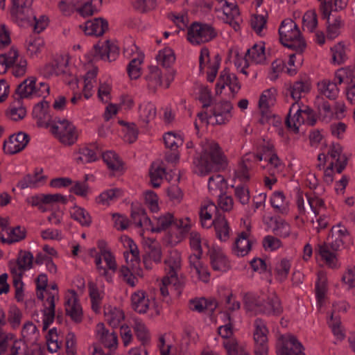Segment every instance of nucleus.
<instances>
[{
  "label": "nucleus",
  "mask_w": 355,
  "mask_h": 355,
  "mask_svg": "<svg viewBox=\"0 0 355 355\" xmlns=\"http://www.w3.org/2000/svg\"><path fill=\"white\" fill-rule=\"evenodd\" d=\"M310 85L306 81L295 82L289 89V94L293 100L287 117L285 120L286 128L294 132L299 131L300 126L306 121L310 125L315 123V120L310 119L311 112L306 107L300 105V100L309 91Z\"/></svg>",
  "instance_id": "1"
},
{
  "label": "nucleus",
  "mask_w": 355,
  "mask_h": 355,
  "mask_svg": "<svg viewBox=\"0 0 355 355\" xmlns=\"http://www.w3.org/2000/svg\"><path fill=\"white\" fill-rule=\"evenodd\" d=\"M350 243L351 236L347 230L344 226H334L327 241L318 245L315 253L327 266L336 268L338 267L337 252Z\"/></svg>",
  "instance_id": "2"
},
{
  "label": "nucleus",
  "mask_w": 355,
  "mask_h": 355,
  "mask_svg": "<svg viewBox=\"0 0 355 355\" xmlns=\"http://www.w3.org/2000/svg\"><path fill=\"white\" fill-rule=\"evenodd\" d=\"M195 172L200 175H206L211 172H217L225 168V156L217 143L211 142L202 146L201 153L193 159Z\"/></svg>",
  "instance_id": "3"
},
{
  "label": "nucleus",
  "mask_w": 355,
  "mask_h": 355,
  "mask_svg": "<svg viewBox=\"0 0 355 355\" xmlns=\"http://www.w3.org/2000/svg\"><path fill=\"white\" fill-rule=\"evenodd\" d=\"M276 91L275 89H269L263 92L259 101V108L260 111V117L259 121L260 123L268 124L272 125L278 135L283 139L287 138V132L284 127V123L282 118L272 113L271 107L276 102Z\"/></svg>",
  "instance_id": "4"
},
{
  "label": "nucleus",
  "mask_w": 355,
  "mask_h": 355,
  "mask_svg": "<svg viewBox=\"0 0 355 355\" xmlns=\"http://www.w3.org/2000/svg\"><path fill=\"white\" fill-rule=\"evenodd\" d=\"M283 308L279 298L273 294L266 300L254 294L245 293V312L252 311L254 313H263L268 315H279Z\"/></svg>",
  "instance_id": "5"
},
{
  "label": "nucleus",
  "mask_w": 355,
  "mask_h": 355,
  "mask_svg": "<svg viewBox=\"0 0 355 355\" xmlns=\"http://www.w3.org/2000/svg\"><path fill=\"white\" fill-rule=\"evenodd\" d=\"M279 40L282 44L289 49L304 51L306 46L304 40L294 21L284 20L279 28Z\"/></svg>",
  "instance_id": "6"
},
{
  "label": "nucleus",
  "mask_w": 355,
  "mask_h": 355,
  "mask_svg": "<svg viewBox=\"0 0 355 355\" xmlns=\"http://www.w3.org/2000/svg\"><path fill=\"white\" fill-rule=\"evenodd\" d=\"M331 162L324 171V181L327 184H331L334 180L335 172L340 173L345 168L347 159L343 153L342 146L339 144H333L329 148Z\"/></svg>",
  "instance_id": "7"
},
{
  "label": "nucleus",
  "mask_w": 355,
  "mask_h": 355,
  "mask_svg": "<svg viewBox=\"0 0 355 355\" xmlns=\"http://www.w3.org/2000/svg\"><path fill=\"white\" fill-rule=\"evenodd\" d=\"M273 145L268 141L263 139L257 146L258 153L254 155L256 162L263 159V154H268V175L277 177L284 169V164L278 156L273 152Z\"/></svg>",
  "instance_id": "8"
},
{
  "label": "nucleus",
  "mask_w": 355,
  "mask_h": 355,
  "mask_svg": "<svg viewBox=\"0 0 355 355\" xmlns=\"http://www.w3.org/2000/svg\"><path fill=\"white\" fill-rule=\"evenodd\" d=\"M216 36L217 32L208 24L194 21L188 28L187 40L193 44L208 42Z\"/></svg>",
  "instance_id": "9"
},
{
  "label": "nucleus",
  "mask_w": 355,
  "mask_h": 355,
  "mask_svg": "<svg viewBox=\"0 0 355 355\" xmlns=\"http://www.w3.org/2000/svg\"><path fill=\"white\" fill-rule=\"evenodd\" d=\"M254 340L255 355H267L268 329L264 320L257 318L254 322Z\"/></svg>",
  "instance_id": "10"
},
{
  "label": "nucleus",
  "mask_w": 355,
  "mask_h": 355,
  "mask_svg": "<svg viewBox=\"0 0 355 355\" xmlns=\"http://www.w3.org/2000/svg\"><path fill=\"white\" fill-rule=\"evenodd\" d=\"M33 1V0H12L10 14L19 25L31 24Z\"/></svg>",
  "instance_id": "11"
},
{
  "label": "nucleus",
  "mask_w": 355,
  "mask_h": 355,
  "mask_svg": "<svg viewBox=\"0 0 355 355\" xmlns=\"http://www.w3.org/2000/svg\"><path fill=\"white\" fill-rule=\"evenodd\" d=\"M60 125L53 124L51 132L56 135L60 141L64 144L71 145L78 139L75 126L67 119L57 121Z\"/></svg>",
  "instance_id": "12"
},
{
  "label": "nucleus",
  "mask_w": 355,
  "mask_h": 355,
  "mask_svg": "<svg viewBox=\"0 0 355 355\" xmlns=\"http://www.w3.org/2000/svg\"><path fill=\"white\" fill-rule=\"evenodd\" d=\"M302 345L291 335L282 336L278 340L277 355H305Z\"/></svg>",
  "instance_id": "13"
},
{
  "label": "nucleus",
  "mask_w": 355,
  "mask_h": 355,
  "mask_svg": "<svg viewBox=\"0 0 355 355\" xmlns=\"http://www.w3.org/2000/svg\"><path fill=\"white\" fill-rule=\"evenodd\" d=\"M349 307L348 304L345 301H340L334 303L332 313L328 320V324L332 330L333 334L338 340L344 338V332L341 326L338 312H346Z\"/></svg>",
  "instance_id": "14"
},
{
  "label": "nucleus",
  "mask_w": 355,
  "mask_h": 355,
  "mask_svg": "<svg viewBox=\"0 0 355 355\" xmlns=\"http://www.w3.org/2000/svg\"><path fill=\"white\" fill-rule=\"evenodd\" d=\"M30 140L29 135L24 132L9 137L8 141H4L3 150L10 155L17 153L25 148Z\"/></svg>",
  "instance_id": "15"
},
{
  "label": "nucleus",
  "mask_w": 355,
  "mask_h": 355,
  "mask_svg": "<svg viewBox=\"0 0 355 355\" xmlns=\"http://www.w3.org/2000/svg\"><path fill=\"white\" fill-rule=\"evenodd\" d=\"M49 102L44 99L34 106L32 114L33 117L37 119L38 126L48 128L50 125L52 117L49 113Z\"/></svg>",
  "instance_id": "16"
},
{
  "label": "nucleus",
  "mask_w": 355,
  "mask_h": 355,
  "mask_svg": "<svg viewBox=\"0 0 355 355\" xmlns=\"http://www.w3.org/2000/svg\"><path fill=\"white\" fill-rule=\"evenodd\" d=\"M318 96L317 101H322L324 98L330 100L336 98L339 94L338 83L335 81L324 79L318 83Z\"/></svg>",
  "instance_id": "17"
},
{
  "label": "nucleus",
  "mask_w": 355,
  "mask_h": 355,
  "mask_svg": "<svg viewBox=\"0 0 355 355\" xmlns=\"http://www.w3.org/2000/svg\"><path fill=\"white\" fill-rule=\"evenodd\" d=\"M266 196L263 193H260L255 196L252 200V209L245 213V218L251 216L257 209H261L265 205ZM250 227L245 223V241L247 245H245V253L252 249V241L249 238Z\"/></svg>",
  "instance_id": "18"
},
{
  "label": "nucleus",
  "mask_w": 355,
  "mask_h": 355,
  "mask_svg": "<svg viewBox=\"0 0 355 355\" xmlns=\"http://www.w3.org/2000/svg\"><path fill=\"white\" fill-rule=\"evenodd\" d=\"M71 293L73 294V298L68 299L65 302L66 314L69 315L71 320L76 323H80L83 320L82 308L78 303L76 292L72 291Z\"/></svg>",
  "instance_id": "19"
},
{
  "label": "nucleus",
  "mask_w": 355,
  "mask_h": 355,
  "mask_svg": "<svg viewBox=\"0 0 355 355\" xmlns=\"http://www.w3.org/2000/svg\"><path fill=\"white\" fill-rule=\"evenodd\" d=\"M234 184L232 185L234 188V194L242 205L244 202L242 200L244 195V159L242 157L239 162V169L234 172V177L233 178Z\"/></svg>",
  "instance_id": "20"
},
{
  "label": "nucleus",
  "mask_w": 355,
  "mask_h": 355,
  "mask_svg": "<svg viewBox=\"0 0 355 355\" xmlns=\"http://www.w3.org/2000/svg\"><path fill=\"white\" fill-rule=\"evenodd\" d=\"M108 30V22L106 19L98 17L85 23V32L87 35L101 36Z\"/></svg>",
  "instance_id": "21"
},
{
  "label": "nucleus",
  "mask_w": 355,
  "mask_h": 355,
  "mask_svg": "<svg viewBox=\"0 0 355 355\" xmlns=\"http://www.w3.org/2000/svg\"><path fill=\"white\" fill-rule=\"evenodd\" d=\"M210 263L213 270L216 271H225L228 268V261L226 257L219 249L211 248L208 250Z\"/></svg>",
  "instance_id": "22"
},
{
  "label": "nucleus",
  "mask_w": 355,
  "mask_h": 355,
  "mask_svg": "<svg viewBox=\"0 0 355 355\" xmlns=\"http://www.w3.org/2000/svg\"><path fill=\"white\" fill-rule=\"evenodd\" d=\"M270 204L276 213L287 214L289 211V200L281 191H275L270 199Z\"/></svg>",
  "instance_id": "23"
},
{
  "label": "nucleus",
  "mask_w": 355,
  "mask_h": 355,
  "mask_svg": "<svg viewBox=\"0 0 355 355\" xmlns=\"http://www.w3.org/2000/svg\"><path fill=\"white\" fill-rule=\"evenodd\" d=\"M36 78L33 76L25 79L17 85L15 94L19 96V99L27 98L36 94Z\"/></svg>",
  "instance_id": "24"
},
{
  "label": "nucleus",
  "mask_w": 355,
  "mask_h": 355,
  "mask_svg": "<svg viewBox=\"0 0 355 355\" xmlns=\"http://www.w3.org/2000/svg\"><path fill=\"white\" fill-rule=\"evenodd\" d=\"M211 225H213L216 231V237L221 241H226L230 237V227L224 215H219L214 218Z\"/></svg>",
  "instance_id": "25"
},
{
  "label": "nucleus",
  "mask_w": 355,
  "mask_h": 355,
  "mask_svg": "<svg viewBox=\"0 0 355 355\" xmlns=\"http://www.w3.org/2000/svg\"><path fill=\"white\" fill-rule=\"evenodd\" d=\"M248 58L252 62L256 64L263 63L266 60L265 47L262 42L254 44L250 49L245 51V68L248 67Z\"/></svg>",
  "instance_id": "26"
},
{
  "label": "nucleus",
  "mask_w": 355,
  "mask_h": 355,
  "mask_svg": "<svg viewBox=\"0 0 355 355\" xmlns=\"http://www.w3.org/2000/svg\"><path fill=\"white\" fill-rule=\"evenodd\" d=\"M335 80L339 84L349 86L355 83V67L348 66L338 69L335 73Z\"/></svg>",
  "instance_id": "27"
},
{
  "label": "nucleus",
  "mask_w": 355,
  "mask_h": 355,
  "mask_svg": "<svg viewBox=\"0 0 355 355\" xmlns=\"http://www.w3.org/2000/svg\"><path fill=\"white\" fill-rule=\"evenodd\" d=\"M269 225L272 232L276 236L285 238L290 234L291 227L289 224L281 218L271 217Z\"/></svg>",
  "instance_id": "28"
},
{
  "label": "nucleus",
  "mask_w": 355,
  "mask_h": 355,
  "mask_svg": "<svg viewBox=\"0 0 355 355\" xmlns=\"http://www.w3.org/2000/svg\"><path fill=\"white\" fill-rule=\"evenodd\" d=\"M132 309L139 313H145L149 308V300L146 298L143 291H138L131 296Z\"/></svg>",
  "instance_id": "29"
},
{
  "label": "nucleus",
  "mask_w": 355,
  "mask_h": 355,
  "mask_svg": "<svg viewBox=\"0 0 355 355\" xmlns=\"http://www.w3.org/2000/svg\"><path fill=\"white\" fill-rule=\"evenodd\" d=\"M208 189L212 195H223L227 189V182L221 175H212L209 178Z\"/></svg>",
  "instance_id": "30"
},
{
  "label": "nucleus",
  "mask_w": 355,
  "mask_h": 355,
  "mask_svg": "<svg viewBox=\"0 0 355 355\" xmlns=\"http://www.w3.org/2000/svg\"><path fill=\"white\" fill-rule=\"evenodd\" d=\"M213 215L214 216V218H216V216L224 214L218 209V207L211 202H209L207 205L201 207L200 211V218L201 225L203 227H209L211 225H210L207 226L206 220H211Z\"/></svg>",
  "instance_id": "31"
},
{
  "label": "nucleus",
  "mask_w": 355,
  "mask_h": 355,
  "mask_svg": "<svg viewBox=\"0 0 355 355\" xmlns=\"http://www.w3.org/2000/svg\"><path fill=\"white\" fill-rule=\"evenodd\" d=\"M267 19L261 14H254L251 17L250 26L253 31L259 36L263 37L267 32Z\"/></svg>",
  "instance_id": "32"
},
{
  "label": "nucleus",
  "mask_w": 355,
  "mask_h": 355,
  "mask_svg": "<svg viewBox=\"0 0 355 355\" xmlns=\"http://www.w3.org/2000/svg\"><path fill=\"white\" fill-rule=\"evenodd\" d=\"M101 156L109 169L116 171L123 169V162L115 152L110 150L102 153Z\"/></svg>",
  "instance_id": "33"
},
{
  "label": "nucleus",
  "mask_w": 355,
  "mask_h": 355,
  "mask_svg": "<svg viewBox=\"0 0 355 355\" xmlns=\"http://www.w3.org/2000/svg\"><path fill=\"white\" fill-rule=\"evenodd\" d=\"M33 255L30 251L20 250L16 260L18 270L24 272L33 267Z\"/></svg>",
  "instance_id": "34"
},
{
  "label": "nucleus",
  "mask_w": 355,
  "mask_h": 355,
  "mask_svg": "<svg viewBox=\"0 0 355 355\" xmlns=\"http://www.w3.org/2000/svg\"><path fill=\"white\" fill-rule=\"evenodd\" d=\"M104 312L108 324L112 327H117L124 319L123 312L116 308L108 306L105 308Z\"/></svg>",
  "instance_id": "35"
},
{
  "label": "nucleus",
  "mask_w": 355,
  "mask_h": 355,
  "mask_svg": "<svg viewBox=\"0 0 355 355\" xmlns=\"http://www.w3.org/2000/svg\"><path fill=\"white\" fill-rule=\"evenodd\" d=\"M294 50L295 52L289 54L288 60L285 62L286 72L290 75L295 73L297 68L301 65L303 60V56L302 55L303 51H298L297 49Z\"/></svg>",
  "instance_id": "36"
},
{
  "label": "nucleus",
  "mask_w": 355,
  "mask_h": 355,
  "mask_svg": "<svg viewBox=\"0 0 355 355\" xmlns=\"http://www.w3.org/2000/svg\"><path fill=\"white\" fill-rule=\"evenodd\" d=\"M47 302L49 303V306L46 309H44V320H43V331L47 330L49 325L53 322L55 315V297L53 295H51L47 298Z\"/></svg>",
  "instance_id": "37"
},
{
  "label": "nucleus",
  "mask_w": 355,
  "mask_h": 355,
  "mask_svg": "<svg viewBox=\"0 0 355 355\" xmlns=\"http://www.w3.org/2000/svg\"><path fill=\"white\" fill-rule=\"evenodd\" d=\"M346 46L343 42H338L331 48V60L335 64H341L347 60Z\"/></svg>",
  "instance_id": "38"
},
{
  "label": "nucleus",
  "mask_w": 355,
  "mask_h": 355,
  "mask_svg": "<svg viewBox=\"0 0 355 355\" xmlns=\"http://www.w3.org/2000/svg\"><path fill=\"white\" fill-rule=\"evenodd\" d=\"M71 216L82 226L89 227L92 223V218L85 209L74 206L71 211Z\"/></svg>",
  "instance_id": "39"
},
{
  "label": "nucleus",
  "mask_w": 355,
  "mask_h": 355,
  "mask_svg": "<svg viewBox=\"0 0 355 355\" xmlns=\"http://www.w3.org/2000/svg\"><path fill=\"white\" fill-rule=\"evenodd\" d=\"M180 262L181 257L177 251L171 253L170 257L164 261V263L167 264L170 268L167 276L171 277V279L175 281L178 280L177 271L180 268Z\"/></svg>",
  "instance_id": "40"
},
{
  "label": "nucleus",
  "mask_w": 355,
  "mask_h": 355,
  "mask_svg": "<svg viewBox=\"0 0 355 355\" xmlns=\"http://www.w3.org/2000/svg\"><path fill=\"white\" fill-rule=\"evenodd\" d=\"M148 69L149 73L145 78L148 81V87L155 90L158 85H162V73L157 66H150Z\"/></svg>",
  "instance_id": "41"
},
{
  "label": "nucleus",
  "mask_w": 355,
  "mask_h": 355,
  "mask_svg": "<svg viewBox=\"0 0 355 355\" xmlns=\"http://www.w3.org/2000/svg\"><path fill=\"white\" fill-rule=\"evenodd\" d=\"M291 267V261L286 259H282L276 264L275 268L276 279L281 282L285 281L290 272Z\"/></svg>",
  "instance_id": "42"
},
{
  "label": "nucleus",
  "mask_w": 355,
  "mask_h": 355,
  "mask_svg": "<svg viewBox=\"0 0 355 355\" xmlns=\"http://www.w3.org/2000/svg\"><path fill=\"white\" fill-rule=\"evenodd\" d=\"M318 104V111L320 118L325 122H329L334 118V110L333 107L327 101H319Z\"/></svg>",
  "instance_id": "43"
},
{
  "label": "nucleus",
  "mask_w": 355,
  "mask_h": 355,
  "mask_svg": "<svg viewBox=\"0 0 355 355\" xmlns=\"http://www.w3.org/2000/svg\"><path fill=\"white\" fill-rule=\"evenodd\" d=\"M40 173L26 175L17 184V187L21 189H27L36 187L37 182L44 179V176H39Z\"/></svg>",
  "instance_id": "44"
},
{
  "label": "nucleus",
  "mask_w": 355,
  "mask_h": 355,
  "mask_svg": "<svg viewBox=\"0 0 355 355\" xmlns=\"http://www.w3.org/2000/svg\"><path fill=\"white\" fill-rule=\"evenodd\" d=\"M156 115V108L150 103L139 106V118L146 124L154 119Z\"/></svg>",
  "instance_id": "45"
},
{
  "label": "nucleus",
  "mask_w": 355,
  "mask_h": 355,
  "mask_svg": "<svg viewBox=\"0 0 355 355\" xmlns=\"http://www.w3.org/2000/svg\"><path fill=\"white\" fill-rule=\"evenodd\" d=\"M303 27L309 32H315L318 26V17L315 11L308 10L303 16Z\"/></svg>",
  "instance_id": "46"
},
{
  "label": "nucleus",
  "mask_w": 355,
  "mask_h": 355,
  "mask_svg": "<svg viewBox=\"0 0 355 355\" xmlns=\"http://www.w3.org/2000/svg\"><path fill=\"white\" fill-rule=\"evenodd\" d=\"M165 146L172 151H175L180 146L183 144V139L180 136L175 135L173 132L166 133L163 137Z\"/></svg>",
  "instance_id": "47"
},
{
  "label": "nucleus",
  "mask_w": 355,
  "mask_h": 355,
  "mask_svg": "<svg viewBox=\"0 0 355 355\" xmlns=\"http://www.w3.org/2000/svg\"><path fill=\"white\" fill-rule=\"evenodd\" d=\"M173 215L168 212L157 218V225L155 227L152 226L151 232L159 233L164 231L173 224Z\"/></svg>",
  "instance_id": "48"
},
{
  "label": "nucleus",
  "mask_w": 355,
  "mask_h": 355,
  "mask_svg": "<svg viewBox=\"0 0 355 355\" xmlns=\"http://www.w3.org/2000/svg\"><path fill=\"white\" fill-rule=\"evenodd\" d=\"M80 156L76 158L78 164H85L97 160L96 153L93 149L88 147L80 148L78 151Z\"/></svg>",
  "instance_id": "49"
},
{
  "label": "nucleus",
  "mask_w": 355,
  "mask_h": 355,
  "mask_svg": "<svg viewBox=\"0 0 355 355\" xmlns=\"http://www.w3.org/2000/svg\"><path fill=\"white\" fill-rule=\"evenodd\" d=\"M157 61L161 62L162 65L165 68H168L175 62V58L174 53L170 49H165L160 51L156 56Z\"/></svg>",
  "instance_id": "50"
},
{
  "label": "nucleus",
  "mask_w": 355,
  "mask_h": 355,
  "mask_svg": "<svg viewBox=\"0 0 355 355\" xmlns=\"http://www.w3.org/2000/svg\"><path fill=\"white\" fill-rule=\"evenodd\" d=\"M134 330L137 338L141 342L142 345H144L149 342L150 335L144 323L139 320H135Z\"/></svg>",
  "instance_id": "51"
},
{
  "label": "nucleus",
  "mask_w": 355,
  "mask_h": 355,
  "mask_svg": "<svg viewBox=\"0 0 355 355\" xmlns=\"http://www.w3.org/2000/svg\"><path fill=\"white\" fill-rule=\"evenodd\" d=\"M228 59L233 62L234 65L239 69L240 72L244 73V66H242L243 61L244 60V55L241 53L237 47H234L230 49L228 53Z\"/></svg>",
  "instance_id": "52"
},
{
  "label": "nucleus",
  "mask_w": 355,
  "mask_h": 355,
  "mask_svg": "<svg viewBox=\"0 0 355 355\" xmlns=\"http://www.w3.org/2000/svg\"><path fill=\"white\" fill-rule=\"evenodd\" d=\"M306 198L311 209L315 215H318L324 209V201L315 194H306Z\"/></svg>",
  "instance_id": "53"
},
{
  "label": "nucleus",
  "mask_w": 355,
  "mask_h": 355,
  "mask_svg": "<svg viewBox=\"0 0 355 355\" xmlns=\"http://www.w3.org/2000/svg\"><path fill=\"white\" fill-rule=\"evenodd\" d=\"M327 293V284L324 279L321 277L315 283V297L317 300V304L321 307L325 301V296Z\"/></svg>",
  "instance_id": "54"
},
{
  "label": "nucleus",
  "mask_w": 355,
  "mask_h": 355,
  "mask_svg": "<svg viewBox=\"0 0 355 355\" xmlns=\"http://www.w3.org/2000/svg\"><path fill=\"white\" fill-rule=\"evenodd\" d=\"M150 243L148 245V250L144 254L150 259L153 260L155 263H159L162 259L161 246L159 244H153L155 239H149Z\"/></svg>",
  "instance_id": "55"
},
{
  "label": "nucleus",
  "mask_w": 355,
  "mask_h": 355,
  "mask_svg": "<svg viewBox=\"0 0 355 355\" xmlns=\"http://www.w3.org/2000/svg\"><path fill=\"white\" fill-rule=\"evenodd\" d=\"M165 169L157 166L154 168V165L151 166L149 171V175L150 178V182L154 188H157L161 184L162 179V174L164 173Z\"/></svg>",
  "instance_id": "56"
},
{
  "label": "nucleus",
  "mask_w": 355,
  "mask_h": 355,
  "mask_svg": "<svg viewBox=\"0 0 355 355\" xmlns=\"http://www.w3.org/2000/svg\"><path fill=\"white\" fill-rule=\"evenodd\" d=\"M141 63L142 60L139 58H134L129 62L127 67V71L131 79H137L139 77H140V65Z\"/></svg>",
  "instance_id": "57"
},
{
  "label": "nucleus",
  "mask_w": 355,
  "mask_h": 355,
  "mask_svg": "<svg viewBox=\"0 0 355 355\" xmlns=\"http://www.w3.org/2000/svg\"><path fill=\"white\" fill-rule=\"evenodd\" d=\"M211 110L213 115L223 114L229 116V114L232 109V104L229 101H221L213 104Z\"/></svg>",
  "instance_id": "58"
},
{
  "label": "nucleus",
  "mask_w": 355,
  "mask_h": 355,
  "mask_svg": "<svg viewBox=\"0 0 355 355\" xmlns=\"http://www.w3.org/2000/svg\"><path fill=\"white\" fill-rule=\"evenodd\" d=\"M22 313L21 311L16 306H12L8 311V321L11 324L12 327L16 329L19 327Z\"/></svg>",
  "instance_id": "59"
},
{
  "label": "nucleus",
  "mask_w": 355,
  "mask_h": 355,
  "mask_svg": "<svg viewBox=\"0 0 355 355\" xmlns=\"http://www.w3.org/2000/svg\"><path fill=\"white\" fill-rule=\"evenodd\" d=\"M262 245L266 251H275L282 245L281 241L271 235L266 236L262 241Z\"/></svg>",
  "instance_id": "60"
},
{
  "label": "nucleus",
  "mask_w": 355,
  "mask_h": 355,
  "mask_svg": "<svg viewBox=\"0 0 355 355\" xmlns=\"http://www.w3.org/2000/svg\"><path fill=\"white\" fill-rule=\"evenodd\" d=\"M329 25L327 26V37L329 39H334L340 33V28L342 26V21L340 17H336L333 23H330V17H327Z\"/></svg>",
  "instance_id": "61"
},
{
  "label": "nucleus",
  "mask_w": 355,
  "mask_h": 355,
  "mask_svg": "<svg viewBox=\"0 0 355 355\" xmlns=\"http://www.w3.org/2000/svg\"><path fill=\"white\" fill-rule=\"evenodd\" d=\"M286 69V63L282 60H276L271 64L270 71L268 75L270 80H275L280 73Z\"/></svg>",
  "instance_id": "62"
},
{
  "label": "nucleus",
  "mask_w": 355,
  "mask_h": 355,
  "mask_svg": "<svg viewBox=\"0 0 355 355\" xmlns=\"http://www.w3.org/2000/svg\"><path fill=\"white\" fill-rule=\"evenodd\" d=\"M232 75H231L228 70L225 69L220 72V76L218 79L217 83L216 85V93L218 94L221 93V90L225 88V85H229V82L230 81V78Z\"/></svg>",
  "instance_id": "63"
},
{
  "label": "nucleus",
  "mask_w": 355,
  "mask_h": 355,
  "mask_svg": "<svg viewBox=\"0 0 355 355\" xmlns=\"http://www.w3.org/2000/svg\"><path fill=\"white\" fill-rule=\"evenodd\" d=\"M145 201L152 212L158 211V197L153 191H147L146 192Z\"/></svg>",
  "instance_id": "64"
}]
</instances>
